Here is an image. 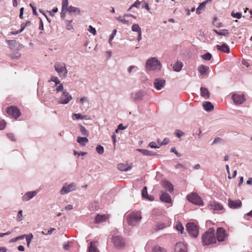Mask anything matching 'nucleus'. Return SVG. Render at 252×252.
<instances>
[{
	"mask_svg": "<svg viewBox=\"0 0 252 252\" xmlns=\"http://www.w3.org/2000/svg\"><path fill=\"white\" fill-rule=\"evenodd\" d=\"M202 243L204 245H209L216 242L215 230L209 228L202 236Z\"/></svg>",
	"mask_w": 252,
	"mask_h": 252,
	"instance_id": "nucleus-1",
	"label": "nucleus"
},
{
	"mask_svg": "<svg viewBox=\"0 0 252 252\" xmlns=\"http://www.w3.org/2000/svg\"><path fill=\"white\" fill-rule=\"evenodd\" d=\"M126 217L127 223L131 226L136 225L139 223L141 219V217L138 213H130L126 215Z\"/></svg>",
	"mask_w": 252,
	"mask_h": 252,
	"instance_id": "nucleus-2",
	"label": "nucleus"
},
{
	"mask_svg": "<svg viewBox=\"0 0 252 252\" xmlns=\"http://www.w3.org/2000/svg\"><path fill=\"white\" fill-rule=\"evenodd\" d=\"M146 66L148 70H160L161 68V63L156 58L153 57L147 61Z\"/></svg>",
	"mask_w": 252,
	"mask_h": 252,
	"instance_id": "nucleus-3",
	"label": "nucleus"
},
{
	"mask_svg": "<svg viewBox=\"0 0 252 252\" xmlns=\"http://www.w3.org/2000/svg\"><path fill=\"white\" fill-rule=\"evenodd\" d=\"M54 68L60 77L62 78H66L68 71L64 63L58 62L55 63Z\"/></svg>",
	"mask_w": 252,
	"mask_h": 252,
	"instance_id": "nucleus-4",
	"label": "nucleus"
},
{
	"mask_svg": "<svg viewBox=\"0 0 252 252\" xmlns=\"http://www.w3.org/2000/svg\"><path fill=\"white\" fill-rule=\"evenodd\" d=\"M76 188L77 185L75 183H71L69 184L65 183L63 186L62 188L60 190V192L61 194L64 195L75 190Z\"/></svg>",
	"mask_w": 252,
	"mask_h": 252,
	"instance_id": "nucleus-5",
	"label": "nucleus"
},
{
	"mask_svg": "<svg viewBox=\"0 0 252 252\" xmlns=\"http://www.w3.org/2000/svg\"><path fill=\"white\" fill-rule=\"evenodd\" d=\"M189 233L193 237H196L199 234L198 226L193 222L188 223L186 225Z\"/></svg>",
	"mask_w": 252,
	"mask_h": 252,
	"instance_id": "nucleus-6",
	"label": "nucleus"
},
{
	"mask_svg": "<svg viewBox=\"0 0 252 252\" xmlns=\"http://www.w3.org/2000/svg\"><path fill=\"white\" fill-rule=\"evenodd\" d=\"M188 200L193 204L198 205L203 204L201 198L196 193H191L187 196Z\"/></svg>",
	"mask_w": 252,
	"mask_h": 252,
	"instance_id": "nucleus-7",
	"label": "nucleus"
},
{
	"mask_svg": "<svg viewBox=\"0 0 252 252\" xmlns=\"http://www.w3.org/2000/svg\"><path fill=\"white\" fill-rule=\"evenodd\" d=\"M145 95V92L142 90H138L130 94V99L134 102L141 101Z\"/></svg>",
	"mask_w": 252,
	"mask_h": 252,
	"instance_id": "nucleus-8",
	"label": "nucleus"
},
{
	"mask_svg": "<svg viewBox=\"0 0 252 252\" xmlns=\"http://www.w3.org/2000/svg\"><path fill=\"white\" fill-rule=\"evenodd\" d=\"M112 241L114 246L117 249L122 248L125 245V241L121 236H113Z\"/></svg>",
	"mask_w": 252,
	"mask_h": 252,
	"instance_id": "nucleus-9",
	"label": "nucleus"
},
{
	"mask_svg": "<svg viewBox=\"0 0 252 252\" xmlns=\"http://www.w3.org/2000/svg\"><path fill=\"white\" fill-rule=\"evenodd\" d=\"M71 99V95L66 91V90H64L62 93V95L60 97L59 103L66 104H67Z\"/></svg>",
	"mask_w": 252,
	"mask_h": 252,
	"instance_id": "nucleus-10",
	"label": "nucleus"
},
{
	"mask_svg": "<svg viewBox=\"0 0 252 252\" xmlns=\"http://www.w3.org/2000/svg\"><path fill=\"white\" fill-rule=\"evenodd\" d=\"M7 113L9 116L15 119L18 118L21 115L20 110L17 107L13 106L7 108Z\"/></svg>",
	"mask_w": 252,
	"mask_h": 252,
	"instance_id": "nucleus-11",
	"label": "nucleus"
},
{
	"mask_svg": "<svg viewBox=\"0 0 252 252\" xmlns=\"http://www.w3.org/2000/svg\"><path fill=\"white\" fill-rule=\"evenodd\" d=\"M231 97L236 105H240L246 101V98L244 94L240 95L237 94H233Z\"/></svg>",
	"mask_w": 252,
	"mask_h": 252,
	"instance_id": "nucleus-12",
	"label": "nucleus"
},
{
	"mask_svg": "<svg viewBox=\"0 0 252 252\" xmlns=\"http://www.w3.org/2000/svg\"><path fill=\"white\" fill-rule=\"evenodd\" d=\"M227 235L225 232V230L222 227H219L217 230V238L219 242H222L225 241Z\"/></svg>",
	"mask_w": 252,
	"mask_h": 252,
	"instance_id": "nucleus-13",
	"label": "nucleus"
},
{
	"mask_svg": "<svg viewBox=\"0 0 252 252\" xmlns=\"http://www.w3.org/2000/svg\"><path fill=\"white\" fill-rule=\"evenodd\" d=\"M38 192L36 190L27 192L22 197L23 201H28L33 198Z\"/></svg>",
	"mask_w": 252,
	"mask_h": 252,
	"instance_id": "nucleus-14",
	"label": "nucleus"
},
{
	"mask_svg": "<svg viewBox=\"0 0 252 252\" xmlns=\"http://www.w3.org/2000/svg\"><path fill=\"white\" fill-rule=\"evenodd\" d=\"M228 202L229 207L232 209H237L242 206V202L239 199L232 200L231 199H229Z\"/></svg>",
	"mask_w": 252,
	"mask_h": 252,
	"instance_id": "nucleus-15",
	"label": "nucleus"
},
{
	"mask_svg": "<svg viewBox=\"0 0 252 252\" xmlns=\"http://www.w3.org/2000/svg\"><path fill=\"white\" fill-rule=\"evenodd\" d=\"M165 81L163 79H156L155 80L154 85L155 88L158 91L160 90L164 87Z\"/></svg>",
	"mask_w": 252,
	"mask_h": 252,
	"instance_id": "nucleus-16",
	"label": "nucleus"
},
{
	"mask_svg": "<svg viewBox=\"0 0 252 252\" xmlns=\"http://www.w3.org/2000/svg\"><path fill=\"white\" fill-rule=\"evenodd\" d=\"M174 252H187L186 245L181 242L177 243L175 247Z\"/></svg>",
	"mask_w": 252,
	"mask_h": 252,
	"instance_id": "nucleus-17",
	"label": "nucleus"
},
{
	"mask_svg": "<svg viewBox=\"0 0 252 252\" xmlns=\"http://www.w3.org/2000/svg\"><path fill=\"white\" fill-rule=\"evenodd\" d=\"M210 209L213 210H222L223 209L222 205L217 202L212 201L210 203Z\"/></svg>",
	"mask_w": 252,
	"mask_h": 252,
	"instance_id": "nucleus-18",
	"label": "nucleus"
},
{
	"mask_svg": "<svg viewBox=\"0 0 252 252\" xmlns=\"http://www.w3.org/2000/svg\"><path fill=\"white\" fill-rule=\"evenodd\" d=\"M142 196L143 198H145L149 201H153L154 197L153 196L149 195L147 191V188L144 187L142 190Z\"/></svg>",
	"mask_w": 252,
	"mask_h": 252,
	"instance_id": "nucleus-19",
	"label": "nucleus"
},
{
	"mask_svg": "<svg viewBox=\"0 0 252 252\" xmlns=\"http://www.w3.org/2000/svg\"><path fill=\"white\" fill-rule=\"evenodd\" d=\"M160 199L161 201L165 203H170L171 201L170 195L166 192H163L160 197Z\"/></svg>",
	"mask_w": 252,
	"mask_h": 252,
	"instance_id": "nucleus-20",
	"label": "nucleus"
},
{
	"mask_svg": "<svg viewBox=\"0 0 252 252\" xmlns=\"http://www.w3.org/2000/svg\"><path fill=\"white\" fill-rule=\"evenodd\" d=\"M216 47L218 50L223 53H229L230 49L229 47L225 43L222 44L221 45H217Z\"/></svg>",
	"mask_w": 252,
	"mask_h": 252,
	"instance_id": "nucleus-21",
	"label": "nucleus"
},
{
	"mask_svg": "<svg viewBox=\"0 0 252 252\" xmlns=\"http://www.w3.org/2000/svg\"><path fill=\"white\" fill-rule=\"evenodd\" d=\"M107 219V216L105 214H97L95 218V223H101L105 221Z\"/></svg>",
	"mask_w": 252,
	"mask_h": 252,
	"instance_id": "nucleus-22",
	"label": "nucleus"
},
{
	"mask_svg": "<svg viewBox=\"0 0 252 252\" xmlns=\"http://www.w3.org/2000/svg\"><path fill=\"white\" fill-rule=\"evenodd\" d=\"M204 109L207 111L210 112L214 109V106L211 102L209 101H205L203 104Z\"/></svg>",
	"mask_w": 252,
	"mask_h": 252,
	"instance_id": "nucleus-23",
	"label": "nucleus"
},
{
	"mask_svg": "<svg viewBox=\"0 0 252 252\" xmlns=\"http://www.w3.org/2000/svg\"><path fill=\"white\" fill-rule=\"evenodd\" d=\"M201 95L206 99H209L210 97V92L208 89L205 87H201L200 88Z\"/></svg>",
	"mask_w": 252,
	"mask_h": 252,
	"instance_id": "nucleus-24",
	"label": "nucleus"
},
{
	"mask_svg": "<svg viewBox=\"0 0 252 252\" xmlns=\"http://www.w3.org/2000/svg\"><path fill=\"white\" fill-rule=\"evenodd\" d=\"M89 140L85 137L78 136L77 138V142L81 146H85L88 142Z\"/></svg>",
	"mask_w": 252,
	"mask_h": 252,
	"instance_id": "nucleus-25",
	"label": "nucleus"
},
{
	"mask_svg": "<svg viewBox=\"0 0 252 252\" xmlns=\"http://www.w3.org/2000/svg\"><path fill=\"white\" fill-rule=\"evenodd\" d=\"M67 10L70 13H74L76 15H78L80 13V10L79 8L71 5L68 7V8H67Z\"/></svg>",
	"mask_w": 252,
	"mask_h": 252,
	"instance_id": "nucleus-26",
	"label": "nucleus"
},
{
	"mask_svg": "<svg viewBox=\"0 0 252 252\" xmlns=\"http://www.w3.org/2000/svg\"><path fill=\"white\" fill-rule=\"evenodd\" d=\"M209 2V0H207L200 3L199 5L196 9V13L198 14H200L201 13L200 10H204L205 8L206 4Z\"/></svg>",
	"mask_w": 252,
	"mask_h": 252,
	"instance_id": "nucleus-27",
	"label": "nucleus"
},
{
	"mask_svg": "<svg viewBox=\"0 0 252 252\" xmlns=\"http://www.w3.org/2000/svg\"><path fill=\"white\" fill-rule=\"evenodd\" d=\"M137 150L142 153L144 156H155L157 155L156 153H154L152 151H149L146 149H137Z\"/></svg>",
	"mask_w": 252,
	"mask_h": 252,
	"instance_id": "nucleus-28",
	"label": "nucleus"
},
{
	"mask_svg": "<svg viewBox=\"0 0 252 252\" xmlns=\"http://www.w3.org/2000/svg\"><path fill=\"white\" fill-rule=\"evenodd\" d=\"M183 67V63L181 62L177 61L175 63L173 66V68L175 71L179 72L180 71Z\"/></svg>",
	"mask_w": 252,
	"mask_h": 252,
	"instance_id": "nucleus-29",
	"label": "nucleus"
},
{
	"mask_svg": "<svg viewBox=\"0 0 252 252\" xmlns=\"http://www.w3.org/2000/svg\"><path fill=\"white\" fill-rule=\"evenodd\" d=\"M119 170L122 171H127L131 169V167L124 163H120L118 165Z\"/></svg>",
	"mask_w": 252,
	"mask_h": 252,
	"instance_id": "nucleus-30",
	"label": "nucleus"
},
{
	"mask_svg": "<svg viewBox=\"0 0 252 252\" xmlns=\"http://www.w3.org/2000/svg\"><path fill=\"white\" fill-rule=\"evenodd\" d=\"M213 31L219 35L228 36L229 35V32L227 30L223 29L220 31H219L216 29H214Z\"/></svg>",
	"mask_w": 252,
	"mask_h": 252,
	"instance_id": "nucleus-31",
	"label": "nucleus"
},
{
	"mask_svg": "<svg viewBox=\"0 0 252 252\" xmlns=\"http://www.w3.org/2000/svg\"><path fill=\"white\" fill-rule=\"evenodd\" d=\"M163 186L169 192H172L173 190V185L171 183L167 181H165L163 182Z\"/></svg>",
	"mask_w": 252,
	"mask_h": 252,
	"instance_id": "nucleus-32",
	"label": "nucleus"
},
{
	"mask_svg": "<svg viewBox=\"0 0 252 252\" xmlns=\"http://www.w3.org/2000/svg\"><path fill=\"white\" fill-rule=\"evenodd\" d=\"M209 67L207 66L201 65L198 67V70L201 74H204L209 70Z\"/></svg>",
	"mask_w": 252,
	"mask_h": 252,
	"instance_id": "nucleus-33",
	"label": "nucleus"
},
{
	"mask_svg": "<svg viewBox=\"0 0 252 252\" xmlns=\"http://www.w3.org/2000/svg\"><path fill=\"white\" fill-rule=\"evenodd\" d=\"M152 252H167V251L165 248L158 245L155 246L152 249Z\"/></svg>",
	"mask_w": 252,
	"mask_h": 252,
	"instance_id": "nucleus-34",
	"label": "nucleus"
},
{
	"mask_svg": "<svg viewBox=\"0 0 252 252\" xmlns=\"http://www.w3.org/2000/svg\"><path fill=\"white\" fill-rule=\"evenodd\" d=\"M80 126V131L81 133V134L83 136H88L89 135V131L86 129V128L81 125H79Z\"/></svg>",
	"mask_w": 252,
	"mask_h": 252,
	"instance_id": "nucleus-35",
	"label": "nucleus"
},
{
	"mask_svg": "<svg viewBox=\"0 0 252 252\" xmlns=\"http://www.w3.org/2000/svg\"><path fill=\"white\" fill-rule=\"evenodd\" d=\"M6 42L7 43L9 48L11 49L14 48L16 45V40H6Z\"/></svg>",
	"mask_w": 252,
	"mask_h": 252,
	"instance_id": "nucleus-36",
	"label": "nucleus"
},
{
	"mask_svg": "<svg viewBox=\"0 0 252 252\" xmlns=\"http://www.w3.org/2000/svg\"><path fill=\"white\" fill-rule=\"evenodd\" d=\"M33 235L32 233H30L28 235L26 234V236H25V238H26V239L28 247H30L31 241L32 239L33 238Z\"/></svg>",
	"mask_w": 252,
	"mask_h": 252,
	"instance_id": "nucleus-37",
	"label": "nucleus"
},
{
	"mask_svg": "<svg viewBox=\"0 0 252 252\" xmlns=\"http://www.w3.org/2000/svg\"><path fill=\"white\" fill-rule=\"evenodd\" d=\"M131 30L134 32H141V29L140 28V27H139V26L137 24H133L132 26V27H131Z\"/></svg>",
	"mask_w": 252,
	"mask_h": 252,
	"instance_id": "nucleus-38",
	"label": "nucleus"
},
{
	"mask_svg": "<svg viewBox=\"0 0 252 252\" xmlns=\"http://www.w3.org/2000/svg\"><path fill=\"white\" fill-rule=\"evenodd\" d=\"M89 252H97V249L95 246L94 245L93 242L90 243V246L89 247Z\"/></svg>",
	"mask_w": 252,
	"mask_h": 252,
	"instance_id": "nucleus-39",
	"label": "nucleus"
},
{
	"mask_svg": "<svg viewBox=\"0 0 252 252\" xmlns=\"http://www.w3.org/2000/svg\"><path fill=\"white\" fill-rule=\"evenodd\" d=\"M201 57L203 60L206 61H209L211 59L212 56L211 54L210 53H207L203 55Z\"/></svg>",
	"mask_w": 252,
	"mask_h": 252,
	"instance_id": "nucleus-40",
	"label": "nucleus"
},
{
	"mask_svg": "<svg viewBox=\"0 0 252 252\" xmlns=\"http://www.w3.org/2000/svg\"><path fill=\"white\" fill-rule=\"evenodd\" d=\"M96 151L99 154L101 155L104 153V148L102 146L98 145L96 148Z\"/></svg>",
	"mask_w": 252,
	"mask_h": 252,
	"instance_id": "nucleus-41",
	"label": "nucleus"
},
{
	"mask_svg": "<svg viewBox=\"0 0 252 252\" xmlns=\"http://www.w3.org/2000/svg\"><path fill=\"white\" fill-rule=\"evenodd\" d=\"M117 20H118L119 21L122 22L123 24L129 25L131 24L129 21L125 20V19H123L122 16H119L118 18H117Z\"/></svg>",
	"mask_w": 252,
	"mask_h": 252,
	"instance_id": "nucleus-42",
	"label": "nucleus"
},
{
	"mask_svg": "<svg viewBox=\"0 0 252 252\" xmlns=\"http://www.w3.org/2000/svg\"><path fill=\"white\" fill-rule=\"evenodd\" d=\"M72 20H66V29L68 30H71L73 29L72 25H71V23H72Z\"/></svg>",
	"mask_w": 252,
	"mask_h": 252,
	"instance_id": "nucleus-43",
	"label": "nucleus"
},
{
	"mask_svg": "<svg viewBox=\"0 0 252 252\" xmlns=\"http://www.w3.org/2000/svg\"><path fill=\"white\" fill-rule=\"evenodd\" d=\"M231 15L237 19H240L242 17V13L240 12L235 13L233 11L231 12Z\"/></svg>",
	"mask_w": 252,
	"mask_h": 252,
	"instance_id": "nucleus-44",
	"label": "nucleus"
},
{
	"mask_svg": "<svg viewBox=\"0 0 252 252\" xmlns=\"http://www.w3.org/2000/svg\"><path fill=\"white\" fill-rule=\"evenodd\" d=\"M50 81L55 82V86H57V85L60 83L59 79L56 76H52L50 79Z\"/></svg>",
	"mask_w": 252,
	"mask_h": 252,
	"instance_id": "nucleus-45",
	"label": "nucleus"
},
{
	"mask_svg": "<svg viewBox=\"0 0 252 252\" xmlns=\"http://www.w3.org/2000/svg\"><path fill=\"white\" fill-rule=\"evenodd\" d=\"M68 0H63V1H62V9L67 10L69 7V6H68Z\"/></svg>",
	"mask_w": 252,
	"mask_h": 252,
	"instance_id": "nucleus-46",
	"label": "nucleus"
},
{
	"mask_svg": "<svg viewBox=\"0 0 252 252\" xmlns=\"http://www.w3.org/2000/svg\"><path fill=\"white\" fill-rule=\"evenodd\" d=\"M82 115L80 113L73 114L72 115V118L73 120H79L81 119Z\"/></svg>",
	"mask_w": 252,
	"mask_h": 252,
	"instance_id": "nucleus-47",
	"label": "nucleus"
},
{
	"mask_svg": "<svg viewBox=\"0 0 252 252\" xmlns=\"http://www.w3.org/2000/svg\"><path fill=\"white\" fill-rule=\"evenodd\" d=\"M23 220V211L22 210L19 211L17 217V220L18 221H21Z\"/></svg>",
	"mask_w": 252,
	"mask_h": 252,
	"instance_id": "nucleus-48",
	"label": "nucleus"
},
{
	"mask_svg": "<svg viewBox=\"0 0 252 252\" xmlns=\"http://www.w3.org/2000/svg\"><path fill=\"white\" fill-rule=\"evenodd\" d=\"M175 134L177 137L181 138L184 135V133L180 129H176L175 130Z\"/></svg>",
	"mask_w": 252,
	"mask_h": 252,
	"instance_id": "nucleus-49",
	"label": "nucleus"
},
{
	"mask_svg": "<svg viewBox=\"0 0 252 252\" xmlns=\"http://www.w3.org/2000/svg\"><path fill=\"white\" fill-rule=\"evenodd\" d=\"M222 141H223V140L220 137L216 138L214 140L213 143H212V145L216 144H218V143H221Z\"/></svg>",
	"mask_w": 252,
	"mask_h": 252,
	"instance_id": "nucleus-50",
	"label": "nucleus"
},
{
	"mask_svg": "<svg viewBox=\"0 0 252 252\" xmlns=\"http://www.w3.org/2000/svg\"><path fill=\"white\" fill-rule=\"evenodd\" d=\"M25 236H26V234H24L19 236H18L16 238H14L12 239H11V241L13 242H15L19 240H22L23 239L25 238Z\"/></svg>",
	"mask_w": 252,
	"mask_h": 252,
	"instance_id": "nucleus-51",
	"label": "nucleus"
},
{
	"mask_svg": "<svg viewBox=\"0 0 252 252\" xmlns=\"http://www.w3.org/2000/svg\"><path fill=\"white\" fill-rule=\"evenodd\" d=\"M170 151L172 153H174L177 157H181V154L179 153H178L176 150V148L175 147H173L171 148V150H170Z\"/></svg>",
	"mask_w": 252,
	"mask_h": 252,
	"instance_id": "nucleus-52",
	"label": "nucleus"
},
{
	"mask_svg": "<svg viewBox=\"0 0 252 252\" xmlns=\"http://www.w3.org/2000/svg\"><path fill=\"white\" fill-rule=\"evenodd\" d=\"M88 31L94 35H95L96 33V31L95 28L93 27L92 26H89Z\"/></svg>",
	"mask_w": 252,
	"mask_h": 252,
	"instance_id": "nucleus-53",
	"label": "nucleus"
},
{
	"mask_svg": "<svg viewBox=\"0 0 252 252\" xmlns=\"http://www.w3.org/2000/svg\"><path fill=\"white\" fill-rule=\"evenodd\" d=\"M175 168L176 169H179V168H182L184 170H186L187 169V167L184 165L183 164L180 163H179L178 164H177L175 166Z\"/></svg>",
	"mask_w": 252,
	"mask_h": 252,
	"instance_id": "nucleus-54",
	"label": "nucleus"
},
{
	"mask_svg": "<svg viewBox=\"0 0 252 252\" xmlns=\"http://www.w3.org/2000/svg\"><path fill=\"white\" fill-rule=\"evenodd\" d=\"M176 228H177V229L178 231H181V234L183 233V230H184V227L183 226V225L181 224H177Z\"/></svg>",
	"mask_w": 252,
	"mask_h": 252,
	"instance_id": "nucleus-55",
	"label": "nucleus"
},
{
	"mask_svg": "<svg viewBox=\"0 0 252 252\" xmlns=\"http://www.w3.org/2000/svg\"><path fill=\"white\" fill-rule=\"evenodd\" d=\"M5 127V122L0 119V130L3 129Z\"/></svg>",
	"mask_w": 252,
	"mask_h": 252,
	"instance_id": "nucleus-56",
	"label": "nucleus"
},
{
	"mask_svg": "<svg viewBox=\"0 0 252 252\" xmlns=\"http://www.w3.org/2000/svg\"><path fill=\"white\" fill-rule=\"evenodd\" d=\"M149 146L152 148H159V146L157 145L156 142H151L149 144Z\"/></svg>",
	"mask_w": 252,
	"mask_h": 252,
	"instance_id": "nucleus-57",
	"label": "nucleus"
},
{
	"mask_svg": "<svg viewBox=\"0 0 252 252\" xmlns=\"http://www.w3.org/2000/svg\"><path fill=\"white\" fill-rule=\"evenodd\" d=\"M59 85L56 88V91L57 92H61V91H63V84H59Z\"/></svg>",
	"mask_w": 252,
	"mask_h": 252,
	"instance_id": "nucleus-58",
	"label": "nucleus"
},
{
	"mask_svg": "<svg viewBox=\"0 0 252 252\" xmlns=\"http://www.w3.org/2000/svg\"><path fill=\"white\" fill-rule=\"evenodd\" d=\"M66 12H68V11L66 9H62V11L61 13V17L62 19H64L65 18V13Z\"/></svg>",
	"mask_w": 252,
	"mask_h": 252,
	"instance_id": "nucleus-59",
	"label": "nucleus"
},
{
	"mask_svg": "<svg viewBox=\"0 0 252 252\" xmlns=\"http://www.w3.org/2000/svg\"><path fill=\"white\" fill-rule=\"evenodd\" d=\"M30 6L32 8L33 14L35 15H37L36 7L34 6L32 3H30Z\"/></svg>",
	"mask_w": 252,
	"mask_h": 252,
	"instance_id": "nucleus-60",
	"label": "nucleus"
},
{
	"mask_svg": "<svg viewBox=\"0 0 252 252\" xmlns=\"http://www.w3.org/2000/svg\"><path fill=\"white\" fill-rule=\"evenodd\" d=\"M71 245V243L70 242H67L66 244H65L63 245V249L65 250H68L69 248L70 247Z\"/></svg>",
	"mask_w": 252,
	"mask_h": 252,
	"instance_id": "nucleus-61",
	"label": "nucleus"
},
{
	"mask_svg": "<svg viewBox=\"0 0 252 252\" xmlns=\"http://www.w3.org/2000/svg\"><path fill=\"white\" fill-rule=\"evenodd\" d=\"M141 2L139 0H137L132 5V7H135L139 8L140 7Z\"/></svg>",
	"mask_w": 252,
	"mask_h": 252,
	"instance_id": "nucleus-62",
	"label": "nucleus"
},
{
	"mask_svg": "<svg viewBox=\"0 0 252 252\" xmlns=\"http://www.w3.org/2000/svg\"><path fill=\"white\" fill-rule=\"evenodd\" d=\"M165 227V225L164 223H159L157 224V228L158 230H160L164 228Z\"/></svg>",
	"mask_w": 252,
	"mask_h": 252,
	"instance_id": "nucleus-63",
	"label": "nucleus"
},
{
	"mask_svg": "<svg viewBox=\"0 0 252 252\" xmlns=\"http://www.w3.org/2000/svg\"><path fill=\"white\" fill-rule=\"evenodd\" d=\"M169 142V140L168 138H164L163 140L161 142L160 145H165L167 144Z\"/></svg>",
	"mask_w": 252,
	"mask_h": 252,
	"instance_id": "nucleus-64",
	"label": "nucleus"
}]
</instances>
